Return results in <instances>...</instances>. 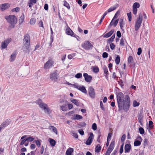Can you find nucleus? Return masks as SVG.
<instances>
[{"mask_svg": "<svg viewBox=\"0 0 155 155\" xmlns=\"http://www.w3.org/2000/svg\"><path fill=\"white\" fill-rule=\"evenodd\" d=\"M36 21V20L35 18H31L30 21V23L31 25H34L35 24Z\"/></svg>", "mask_w": 155, "mask_h": 155, "instance_id": "38", "label": "nucleus"}, {"mask_svg": "<svg viewBox=\"0 0 155 155\" xmlns=\"http://www.w3.org/2000/svg\"><path fill=\"white\" fill-rule=\"evenodd\" d=\"M142 14L140 13L139 14V17L137 18L135 24V31H137L140 28L142 21Z\"/></svg>", "mask_w": 155, "mask_h": 155, "instance_id": "3", "label": "nucleus"}, {"mask_svg": "<svg viewBox=\"0 0 155 155\" xmlns=\"http://www.w3.org/2000/svg\"><path fill=\"white\" fill-rule=\"evenodd\" d=\"M94 138V135L92 133H91L89 137L86 141V144L87 145H90L92 142Z\"/></svg>", "mask_w": 155, "mask_h": 155, "instance_id": "12", "label": "nucleus"}, {"mask_svg": "<svg viewBox=\"0 0 155 155\" xmlns=\"http://www.w3.org/2000/svg\"><path fill=\"white\" fill-rule=\"evenodd\" d=\"M128 63L130 67L133 68H134L135 67V64L134 62V61L129 62Z\"/></svg>", "mask_w": 155, "mask_h": 155, "instance_id": "37", "label": "nucleus"}, {"mask_svg": "<svg viewBox=\"0 0 155 155\" xmlns=\"http://www.w3.org/2000/svg\"><path fill=\"white\" fill-rule=\"evenodd\" d=\"M74 149L72 148H69L66 151V154L67 155H71V153L73 152Z\"/></svg>", "mask_w": 155, "mask_h": 155, "instance_id": "23", "label": "nucleus"}, {"mask_svg": "<svg viewBox=\"0 0 155 155\" xmlns=\"http://www.w3.org/2000/svg\"><path fill=\"white\" fill-rule=\"evenodd\" d=\"M131 146L130 144H126L124 147L125 152L128 153L130 152L131 149Z\"/></svg>", "mask_w": 155, "mask_h": 155, "instance_id": "17", "label": "nucleus"}, {"mask_svg": "<svg viewBox=\"0 0 155 155\" xmlns=\"http://www.w3.org/2000/svg\"><path fill=\"white\" fill-rule=\"evenodd\" d=\"M126 138V135L125 134H123L121 137V141L124 142Z\"/></svg>", "mask_w": 155, "mask_h": 155, "instance_id": "64", "label": "nucleus"}, {"mask_svg": "<svg viewBox=\"0 0 155 155\" xmlns=\"http://www.w3.org/2000/svg\"><path fill=\"white\" fill-rule=\"evenodd\" d=\"M45 110V113L48 114H49L50 113H51V110H50L48 106L46 107V108L44 110Z\"/></svg>", "mask_w": 155, "mask_h": 155, "instance_id": "31", "label": "nucleus"}, {"mask_svg": "<svg viewBox=\"0 0 155 155\" xmlns=\"http://www.w3.org/2000/svg\"><path fill=\"white\" fill-rule=\"evenodd\" d=\"M108 54L106 52H104L102 54V57L103 58H107L108 57Z\"/></svg>", "mask_w": 155, "mask_h": 155, "instance_id": "54", "label": "nucleus"}, {"mask_svg": "<svg viewBox=\"0 0 155 155\" xmlns=\"http://www.w3.org/2000/svg\"><path fill=\"white\" fill-rule=\"evenodd\" d=\"M66 33L67 35L74 37H76V36H77L76 35L73 36L74 32L69 27H68V28L66 29Z\"/></svg>", "mask_w": 155, "mask_h": 155, "instance_id": "15", "label": "nucleus"}, {"mask_svg": "<svg viewBox=\"0 0 155 155\" xmlns=\"http://www.w3.org/2000/svg\"><path fill=\"white\" fill-rule=\"evenodd\" d=\"M140 103L134 100L133 102V106L134 107H137L139 106Z\"/></svg>", "mask_w": 155, "mask_h": 155, "instance_id": "39", "label": "nucleus"}, {"mask_svg": "<svg viewBox=\"0 0 155 155\" xmlns=\"http://www.w3.org/2000/svg\"><path fill=\"white\" fill-rule=\"evenodd\" d=\"M127 15L129 21H130L131 20V12L127 13Z\"/></svg>", "mask_w": 155, "mask_h": 155, "instance_id": "46", "label": "nucleus"}, {"mask_svg": "<svg viewBox=\"0 0 155 155\" xmlns=\"http://www.w3.org/2000/svg\"><path fill=\"white\" fill-rule=\"evenodd\" d=\"M64 6L69 9L70 8L69 4L65 1L64 2Z\"/></svg>", "mask_w": 155, "mask_h": 155, "instance_id": "35", "label": "nucleus"}, {"mask_svg": "<svg viewBox=\"0 0 155 155\" xmlns=\"http://www.w3.org/2000/svg\"><path fill=\"white\" fill-rule=\"evenodd\" d=\"M54 64V61L51 60H49L45 64L44 68L45 69H49Z\"/></svg>", "mask_w": 155, "mask_h": 155, "instance_id": "6", "label": "nucleus"}, {"mask_svg": "<svg viewBox=\"0 0 155 155\" xmlns=\"http://www.w3.org/2000/svg\"><path fill=\"white\" fill-rule=\"evenodd\" d=\"M27 141L26 139H25L21 141L20 143V145H22L25 144V143L26 141Z\"/></svg>", "mask_w": 155, "mask_h": 155, "instance_id": "57", "label": "nucleus"}, {"mask_svg": "<svg viewBox=\"0 0 155 155\" xmlns=\"http://www.w3.org/2000/svg\"><path fill=\"white\" fill-rule=\"evenodd\" d=\"M88 93L90 96L92 98H94L95 96V92L94 88L90 87L88 89Z\"/></svg>", "mask_w": 155, "mask_h": 155, "instance_id": "11", "label": "nucleus"}, {"mask_svg": "<svg viewBox=\"0 0 155 155\" xmlns=\"http://www.w3.org/2000/svg\"><path fill=\"white\" fill-rule=\"evenodd\" d=\"M117 101L119 110H124L127 111L129 109L130 105V99L128 95H125L124 100V95L121 92H117Z\"/></svg>", "mask_w": 155, "mask_h": 155, "instance_id": "1", "label": "nucleus"}, {"mask_svg": "<svg viewBox=\"0 0 155 155\" xmlns=\"http://www.w3.org/2000/svg\"><path fill=\"white\" fill-rule=\"evenodd\" d=\"M112 133H109L107 137V140L108 141L110 140V138L112 136Z\"/></svg>", "mask_w": 155, "mask_h": 155, "instance_id": "58", "label": "nucleus"}, {"mask_svg": "<svg viewBox=\"0 0 155 155\" xmlns=\"http://www.w3.org/2000/svg\"><path fill=\"white\" fill-rule=\"evenodd\" d=\"M23 43L26 49L28 50L30 44V37L28 35H26L23 39Z\"/></svg>", "mask_w": 155, "mask_h": 155, "instance_id": "4", "label": "nucleus"}, {"mask_svg": "<svg viewBox=\"0 0 155 155\" xmlns=\"http://www.w3.org/2000/svg\"><path fill=\"white\" fill-rule=\"evenodd\" d=\"M12 39L11 38H8L6 40L2 41L1 45V47L2 49L5 48L8 44L11 41Z\"/></svg>", "mask_w": 155, "mask_h": 155, "instance_id": "8", "label": "nucleus"}, {"mask_svg": "<svg viewBox=\"0 0 155 155\" xmlns=\"http://www.w3.org/2000/svg\"><path fill=\"white\" fill-rule=\"evenodd\" d=\"M119 23L121 29H122V28L123 27V25H124L123 18H121L120 19Z\"/></svg>", "mask_w": 155, "mask_h": 155, "instance_id": "29", "label": "nucleus"}, {"mask_svg": "<svg viewBox=\"0 0 155 155\" xmlns=\"http://www.w3.org/2000/svg\"><path fill=\"white\" fill-rule=\"evenodd\" d=\"M49 129L50 130L52 129V131L54 132L56 134H58V130L57 128L53 126H51L49 127Z\"/></svg>", "mask_w": 155, "mask_h": 155, "instance_id": "24", "label": "nucleus"}, {"mask_svg": "<svg viewBox=\"0 0 155 155\" xmlns=\"http://www.w3.org/2000/svg\"><path fill=\"white\" fill-rule=\"evenodd\" d=\"M20 10V8L18 7H16L15 8L12 9V12H18Z\"/></svg>", "mask_w": 155, "mask_h": 155, "instance_id": "49", "label": "nucleus"}, {"mask_svg": "<svg viewBox=\"0 0 155 155\" xmlns=\"http://www.w3.org/2000/svg\"><path fill=\"white\" fill-rule=\"evenodd\" d=\"M103 69L104 73L106 74H108V69L107 67H103Z\"/></svg>", "mask_w": 155, "mask_h": 155, "instance_id": "50", "label": "nucleus"}, {"mask_svg": "<svg viewBox=\"0 0 155 155\" xmlns=\"http://www.w3.org/2000/svg\"><path fill=\"white\" fill-rule=\"evenodd\" d=\"M115 45L113 43H111L110 45V48L112 50H114L115 48Z\"/></svg>", "mask_w": 155, "mask_h": 155, "instance_id": "60", "label": "nucleus"}, {"mask_svg": "<svg viewBox=\"0 0 155 155\" xmlns=\"http://www.w3.org/2000/svg\"><path fill=\"white\" fill-rule=\"evenodd\" d=\"M38 104L39 105L40 107L44 110L45 109L46 107L47 106V104L41 101H38Z\"/></svg>", "mask_w": 155, "mask_h": 155, "instance_id": "16", "label": "nucleus"}, {"mask_svg": "<svg viewBox=\"0 0 155 155\" xmlns=\"http://www.w3.org/2000/svg\"><path fill=\"white\" fill-rule=\"evenodd\" d=\"M83 76L84 78L85 81L87 82H90L91 81L92 77L91 75H89L87 73H84L83 74Z\"/></svg>", "mask_w": 155, "mask_h": 155, "instance_id": "13", "label": "nucleus"}, {"mask_svg": "<svg viewBox=\"0 0 155 155\" xmlns=\"http://www.w3.org/2000/svg\"><path fill=\"white\" fill-rule=\"evenodd\" d=\"M9 7L10 5L8 3H5L0 5V8L2 11H3L8 8Z\"/></svg>", "mask_w": 155, "mask_h": 155, "instance_id": "14", "label": "nucleus"}, {"mask_svg": "<svg viewBox=\"0 0 155 155\" xmlns=\"http://www.w3.org/2000/svg\"><path fill=\"white\" fill-rule=\"evenodd\" d=\"M114 31V29L111 30L109 32L105 34L104 35V37L106 38H107L109 37L113 33Z\"/></svg>", "mask_w": 155, "mask_h": 155, "instance_id": "20", "label": "nucleus"}, {"mask_svg": "<svg viewBox=\"0 0 155 155\" xmlns=\"http://www.w3.org/2000/svg\"><path fill=\"white\" fill-rule=\"evenodd\" d=\"M124 145V143H123L120 146V154H121L123 151Z\"/></svg>", "mask_w": 155, "mask_h": 155, "instance_id": "47", "label": "nucleus"}, {"mask_svg": "<svg viewBox=\"0 0 155 155\" xmlns=\"http://www.w3.org/2000/svg\"><path fill=\"white\" fill-rule=\"evenodd\" d=\"M7 21L10 23L11 25L9 26V27L11 28H14L17 22V20L16 16L14 15H10L6 16L5 17Z\"/></svg>", "mask_w": 155, "mask_h": 155, "instance_id": "2", "label": "nucleus"}, {"mask_svg": "<svg viewBox=\"0 0 155 155\" xmlns=\"http://www.w3.org/2000/svg\"><path fill=\"white\" fill-rule=\"evenodd\" d=\"M36 2L37 0H30L28 2L29 7L31 8L32 5L36 4Z\"/></svg>", "mask_w": 155, "mask_h": 155, "instance_id": "22", "label": "nucleus"}, {"mask_svg": "<svg viewBox=\"0 0 155 155\" xmlns=\"http://www.w3.org/2000/svg\"><path fill=\"white\" fill-rule=\"evenodd\" d=\"M16 57V54L15 53H13L11 56V61H13L15 59Z\"/></svg>", "mask_w": 155, "mask_h": 155, "instance_id": "30", "label": "nucleus"}, {"mask_svg": "<svg viewBox=\"0 0 155 155\" xmlns=\"http://www.w3.org/2000/svg\"><path fill=\"white\" fill-rule=\"evenodd\" d=\"M82 117L81 116L78 114H76L74 115L72 117V118L74 120H80L82 119Z\"/></svg>", "mask_w": 155, "mask_h": 155, "instance_id": "25", "label": "nucleus"}, {"mask_svg": "<svg viewBox=\"0 0 155 155\" xmlns=\"http://www.w3.org/2000/svg\"><path fill=\"white\" fill-rule=\"evenodd\" d=\"M49 142L50 145L52 147H54L55 145V141L53 139L50 138Z\"/></svg>", "mask_w": 155, "mask_h": 155, "instance_id": "28", "label": "nucleus"}, {"mask_svg": "<svg viewBox=\"0 0 155 155\" xmlns=\"http://www.w3.org/2000/svg\"><path fill=\"white\" fill-rule=\"evenodd\" d=\"M117 4L115 5L114 6L111 7L107 10L108 12H110L114 10H115L118 7Z\"/></svg>", "mask_w": 155, "mask_h": 155, "instance_id": "26", "label": "nucleus"}, {"mask_svg": "<svg viewBox=\"0 0 155 155\" xmlns=\"http://www.w3.org/2000/svg\"><path fill=\"white\" fill-rule=\"evenodd\" d=\"M63 103V104L61 105L60 106V109L64 111H65L68 110L67 108L68 104L67 103V101H61L60 103Z\"/></svg>", "mask_w": 155, "mask_h": 155, "instance_id": "10", "label": "nucleus"}, {"mask_svg": "<svg viewBox=\"0 0 155 155\" xmlns=\"http://www.w3.org/2000/svg\"><path fill=\"white\" fill-rule=\"evenodd\" d=\"M117 35L118 38H120L121 36V33L120 31H117Z\"/></svg>", "mask_w": 155, "mask_h": 155, "instance_id": "62", "label": "nucleus"}, {"mask_svg": "<svg viewBox=\"0 0 155 155\" xmlns=\"http://www.w3.org/2000/svg\"><path fill=\"white\" fill-rule=\"evenodd\" d=\"M114 141H112L110 144L108 149H107L105 155H110L111 152L113 150L114 146Z\"/></svg>", "mask_w": 155, "mask_h": 155, "instance_id": "7", "label": "nucleus"}, {"mask_svg": "<svg viewBox=\"0 0 155 155\" xmlns=\"http://www.w3.org/2000/svg\"><path fill=\"white\" fill-rule=\"evenodd\" d=\"M118 20L119 19H117L115 20H114V19H112L110 24L109 26H111L114 25V27H116L118 23Z\"/></svg>", "mask_w": 155, "mask_h": 155, "instance_id": "18", "label": "nucleus"}, {"mask_svg": "<svg viewBox=\"0 0 155 155\" xmlns=\"http://www.w3.org/2000/svg\"><path fill=\"white\" fill-rule=\"evenodd\" d=\"M138 119L139 120V122L140 124L141 125H143V115L140 114L138 115Z\"/></svg>", "mask_w": 155, "mask_h": 155, "instance_id": "21", "label": "nucleus"}, {"mask_svg": "<svg viewBox=\"0 0 155 155\" xmlns=\"http://www.w3.org/2000/svg\"><path fill=\"white\" fill-rule=\"evenodd\" d=\"M81 46L83 48L87 50L93 47L92 44L88 41L84 42L82 44Z\"/></svg>", "mask_w": 155, "mask_h": 155, "instance_id": "9", "label": "nucleus"}, {"mask_svg": "<svg viewBox=\"0 0 155 155\" xmlns=\"http://www.w3.org/2000/svg\"><path fill=\"white\" fill-rule=\"evenodd\" d=\"M93 71L95 73H97L99 72V69L98 68V67H94L93 68Z\"/></svg>", "mask_w": 155, "mask_h": 155, "instance_id": "43", "label": "nucleus"}, {"mask_svg": "<svg viewBox=\"0 0 155 155\" xmlns=\"http://www.w3.org/2000/svg\"><path fill=\"white\" fill-rule=\"evenodd\" d=\"M120 57L119 55H117L115 59V62L117 64H118L120 62Z\"/></svg>", "mask_w": 155, "mask_h": 155, "instance_id": "33", "label": "nucleus"}, {"mask_svg": "<svg viewBox=\"0 0 155 155\" xmlns=\"http://www.w3.org/2000/svg\"><path fill=\"white\" fill-rule=\"evenodd\" d=\"M92 129L94 130H96L97 129V126L96 124L94 123L93 124L92 126Z\"/></svg>", "mask_w": 155, "mask_h": 155, "instance_id": "44", "label": "nucleus"}, {"mask_svg": "<svg viewBox=\"0 0 155 155\" xmlns=\"http://www.w3.org/2000/svg\"><path fill=\"white\" fill-rule=\"evenodd\" d=\"M133 14L135 15H136L137 14V8L133 7Z\"/></svg>", "mask_w": 155, "mask_h": 155, "instance_id": "52", "label": "nucleus"}, {"mask_svg": "<svg viewBox=\"0 0 155 155\" xmlns=\"http://www.w3.org/2000/svg\"><path fill=\"white\" fill-rule=\"evenodd\" d=\"M139 131L140 133L141 134H144V131L143 128L141 127H140L139 128Z\"/></svg>", "mask_w": 155, "mask_h": 155, "instance_id": "45", "label": "nucleus"}, {"mask_svg": "<svg viewBox=\"0 0 155 155\" xmlns=\"http://www.w3.org/2000/svg\"><path fill=\"white\" fill-rule=\"evenodd\" d=\"M142 52V49L141 48H139L138 49L137 54L138 55H140Z\"/></svg>", "mask_w": 155, "mask_h": 155, "instance_id": "55", "label": "nucleus"}, {"mask_svg": "<svg viewBox=\"0 0 155 155\" xmlns=\"http://www.w3.org/2000/svg\"><path fill=\"white\" fill-rule=\"evenodd\" d=\"M120 44L121 46H124V40L123 38H121L120 39Z\"/></svg>", "mask_w": 155, "mask_h": 155, "instance_id": "53", "label": "nucleus"}, {"mask_svg": "<svg viewBox=\"0 0 155 155\" xmlns=\"http://www.w3.org/2000/svg\"><path fill=\"white\" fill-rule=\"evenodd\" d=\"M78 89L80 91H81V92L85 94H86L87 93V91L86 89H85V87L84 86H81L79 85V86Z\"/></svg>", "mask_w": 155, "mask_h": 155, "instance_id": "19", "label": "nucleus"}, {"mask_svg": "<svg viewBox=\"0 0 155 155\" xmlns=\"http://www.w3.org/2000/svg\"><path fill=\"white\" fill-rule=\"evenodd\" d=\"M24 18V14H22L21 16L20 17V18L19 20V24L21 25L23 22Z\"/></svg>", "mask_w": 155, "mask_h": 155, "instance_id": "27", "label": "nucleus"}, {"mask_svg": "<svg viewBox=\"0 0 155 155\" xmlns=\"http://www.w3.org/2000/svg\"><path fill=\"white\" fill-rule=\"evenodd\" d=\"M75 77L77 78H79L82 77V74L78 73L75 75Z\"/></svg>", "mask_w": 155, "mask_h": 155, "instance_id": "42", "label": "nucleus"}, {"mask_svg": "<svg viewBox=\"0 0 155 155\" xmlns=\"http://www.w3.org/2000/svg\"><path fill=\"white\" fill-rule=\"evenodd\" d=\"M58 74L57 71L51 73L50 75V78L51 80L53 81L56 82L58 79Z\"/></svg>", "mask_w": 155, "mask_h": 155, "instance_id": "5", "label": "nucleus"}, {"mask_svg": "<svg viewBox=\"0 0 155 155\" xmlns=\"http://www.w3.org/2000/svg\"><path fill=\"white\" fill-rule=\"evenodd\" d=\"M100 105L101 109L104 111L105 110V109L103 107V104L102 101L100 102Z\"/></svg>", "mask_w": 155, "mask_h": 155, "instance_id": "59", "label": "nucleus"}, {"mask_svg": "<svg viewBox=\"0 0 155 155\" xmlns=\"http://www.w3.org/2000/svg\"><path fill=\"white\" fill-rule=\"evenodd\" d=\"M134 61L133 58L131 56H130L128 58V62Z\"/></svg>", "mask_w": 155, "mask_h": 155, "instance_id": "56", "label": "nucleus"}, {"mask_svg": "<svg viewBox=\"0 0 155 155\" xmlns=\"http://www.w3.org/2000/svg\"><path fill=\"white\" fill-rule=\"evenodd\" d=\"M141 143V142L139 140H136L134 142V145L135 146H140Z\"/></svg>", "mask_w": 155, "mask_h": 155, "instance_id": "36", "label": "nucleus"}, {"mask_svg": "<svg viewBox=\"0 0 155 155\" xmlns=\"http://www.w3.org/2000/svg\"><path fill=\"white\" fill-rule=\"evenodd\" d=\"M71 100L73 103L75 104L77 106H79V103L77 100L72 99H71Z\"/></svg>", "mask_w": 155, "mask_h": 155, "instance_id": "32", "label": "nucleus"}, {"mask_svg": "<svg viewBox=\"0 0 155 155\" xmlns=\"http://www.w3.org/2000/svg\"><path fill=\"white\" fill-rule=\"evenodd\" d=\"M101 149V147L100 146L99 144H97L95 147V152L98 153L99 152Z\"/></svg>", "mask_w": 155, "mask_h": 155, "instance_id": "34", "label": "nucleus"}, {"mask_svg": "<svg viewBox=\"0 0 155 155\" xmlns=\"http://www.w3.org/2000/svg\"><path fill=\"white\" fill-rule=\"evenodd\" d=\"M73 86L75 87L77 89H78V87L79 86V85H78L77 84H71Z\"/></svg>", "mask_w": 155, "mask_h": 155, "instance_id": "63", "label": "nucleus"}, {"mask_svg": "<svg viewBox=\"0 0 155 155\" xmlns=\"http://www.w3.org/2000/svg\"><path fill=\"white\" fill-rule=\"evenodd\" d=\"M38 25L40 27H43V22L42 21H39L38 23Z\"/></svg>", "mask_w": 155, "mask_h": 155, "instance_id": "61", "label": "nucleus"}, {"mask_svg": "<svg viewBox=\"0 0 155 155\" xmlns=\"http://www.w3.org/2000/svg\"><path fill=\"white\" fill-rule=\"evenodd\" d=\"M27 141L28 142H31L34 140V138L32 137H29L26 138Z\"/></svg>", "mask_w": 155, "mask_h": 155, "instance_id": "41", "label": "nucleus"}, {"mask_svg": "<svg viewBox=\"0 0 155 155\" xmlns=\"http://www.w3.org/2000/svg\"><path fill=\"white\" fill-rule=\"evenodd\" d=\"M140 6L138 2H135L133 6V7L136 8H139Z\"/></svg>", "mask_w": 155, "mask_h": 155, "instance_id": "40", "label": "nucleus"}, {"mask_svg": "<svg viewBox=\"0 0 155 155\" xmlns=\"http://www.w3.org/2000/svg\"><path fill=\"white\" fill-rule=\"evenodd\" d=\"M75 56L74 54H69L68 55V58L69 59H72Z\"/></svg>", "mask_w": 155, "mask_h": 155, "instance_id": "48", "label": "nucleus"}, {"mask_svg": "<svg viewBox=\"0 0 155 155\" xmlns=\"http://www.w3.org/2000/svg\"><path fill=\"white\" fill-rule=\"evenodd\" d=\"M35 142L37 146H38V147H39L40 146L41 143L39 140H36L35 141Z\"/></svg>", "mask_w": 155, "mask_h": 155, "instance_id": "51", "label": "nucleus"}]
</instances>
